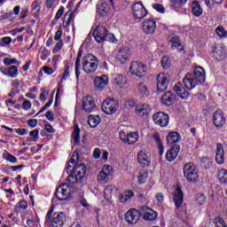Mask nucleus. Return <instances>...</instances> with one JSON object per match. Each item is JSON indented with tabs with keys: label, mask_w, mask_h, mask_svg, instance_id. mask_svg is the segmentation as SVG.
I'll list each match as a JSON object with an SVG mask.
<instances>
[{
	"label": "nucleus",
	"mask_w": 227,
	"mask_h": 227,
	"mask_svg": "<svg viewBox=\"0 0 227 227\" xmlns=\"http://www.w3.org/2000/svg\"><path fill=\"white\" fill-rule=\"evenodd\" d=\"M80 133H81V129H79V126H75L73 131V139L75 145H79L81 141V137L79 136Z\"/></svg>",
	"instance_id": "obj_44"
},
{
	"label": "nucleus",
	"mask_w": 227,
	"mask_h": 227,
	"mask_svg": "<svg viewBox=\"0 0 227 227\" xmlns=\"http://www.w3.org/2000/svg\"><path fill=\"white\" fill-rule=\"evenodd\" d=\"M55 196L59 201H67L72 198V188L67 184H62L56 189Z\"/></svg>",
	"instance_id": "obj_5"
},
{
	"label": "nucleus",
	"mask_w": 227,
	"mask_h": 227,
	"mask_svg": "<svg viewBox=\"0 0 227 227\" xmlns=\"http://www.w3.org/2000/svg\"><path fill=\"white\" fill-rule=\"evenodd\" d=\"M201 168H204V169H210L212 168V159L208 157H204L200 160Z\"/></svg>",
	"instance_id": "obj_41"
},
{
	"label": "nucleus",
	"mask_w": 227,
	"mask_h": 227,
	"mask_svg": "<svg viewBox=\"0 0 227 227\" xmlns=\"http://www.w3.org/2000/svg\"><path fill=\"white\" fill-rule=\"evenodd\" d=\"M124 219L128 224H137L141 219V213L136 208H130L125 213Z\"/></svg>",
	"instance_id": "obj_10"
},
{
	"label": "nucleus",
	"mask_w": 227,
	"mask_h": 227,
	"mask_svg": "<svg viewBox=\"0 0 227 227\" xmlns=\"http://www.w3.org/2000/svg\"><path fill=\"white\" fill-rule=\"evenodd\" d=\"M215 33L219 38H226L227 36V31L224 29V27H223V26H218L215 28Z\"/></svg>",
	"instance_id": "obj_45"
},
{
	"label": "nucleus",
	"mask_w": 227,
	"mask_h": 227,
	"mask_svg": "<svg viewBox=\"0 0 227 227\" xmlns=\"http://www.w3.org/2000/svg\"><path fill=\"white\" fill-rule=\"evenodd\" d=\"M63 49V40H59L54 46L52 52L53 54H57V52H59Z\"/></svg>",
	"instance_id": "obj_51"
},
{
	"label": "nucleus",
	"mask_w": 227,
	"mask_h": 227,
	"mask_svg": "<svg viewBox=\"0 0 227 227\" xmlns=\"http://www.w3.org/2000/svg\"><path fill=\"white\" fill-rule=\"evenodd\" d=\"M137 160L140 166H142V168H146L150 166V160L148 159V155L145 151H140L138 153Z\"/></svg>",
	"instance_id": "obj_28"
},
{
	"label": "nucleus",
	"mask_w": 227,
	"mask_h": 227,
	"mask_svg": "<svg viewBox=\"0 0 227 227\" xmlns=\"http://www.w3.org/2000/svg\"><path fill=\"white\" fill-rule=\"evenodd\" d=\"M10 43H12V37H4L2 38V41H0V47H4V45H10Z\"/></svg>",
	"instance_id": "obj_54"
},
{
	"label": "nucleus",
	"mask_w": 227,
	"mask_h": 227,
	"mask_svg": "<svg viewBox=\"0 0 227 227\" xmlns=\"http://www.w3.org/2000/svg\"><path fill=\"white\" fill-rule=\"evenodd\" d=\"M74 174V176H77L78 179L82 180L86 175V166L84 164L74 165V167L69 170Z\"/></svg>",
	"instance_id": "obj_21"
},
{
	"label": "nucleus",
	"mask_w": 227,
	"mask_h": 227,
	"mask_svg": "<svg viewBox=\"0 0 227 227\" xmlns=\"http://www.w3.org/2000/svg\"><path fill=\"white\" fill-rule=\"evenodd\" d=\"M153 121L160 127H168L169 125V115L164 112H158L153 115Z\"/></svg>",
	"instance_id": "obj_13"
},
{
	"label": "nucleus",
	"mask_w": 227,
	"mask_h": 227,
	"mask_svg": "<svg viewBox=\"0 0 227 227\" xmlns=\"http://www.w3.org/2000/svg\"><path fill=\"white\" fill-rule=\"evenodd\" d=\"M215 161L220 166L224 164V148L223 144L216 145Z\"/></svg>",
	"instance_id": "obj_24"
},
{
	"label": "nucleus",
	"mask_w": 227,
	"mask_h": 227,
	"mask_svg": "<svg viewBox=\"0 0 227 227\" xmlns=\"http://www.w3.org/2000/svg\"><path fill=\"white\" fill-rule=\"evenodd\" d=\"M93 37L98 42V43H102L104 42H111L112 43H118V39L113 34L109 33L106 27L99 25L96 27L93 31Z\"/></svg>",
	"instance_id": "obj_2"
},
{
	"label": "nucleus",
	"mask_w": 227,
	"mask_h": 227,
	"mask_svg": "<svg viewBox=\"0 0 227 227\" xmlns=\"http://www.w3.org/2000/svg\"><path fill=\"white\" fill-rule=\"evenodd\" d=\"M113 175V167L104 165L101 171L98 174V182L99 184H106L109 182V177Z\"/></svg>",
	"instance_id": "obj_11"
},
{
	"label": "nucleus",
	"mask_w": 227,
	"mask_h": 227,
	"mask_svg": "<svg viewBox=\"0 0 227 227\" xmlns=\"http://www.w3.org/2000/svg\"><path fill=\"white\" fill-rule=\"evenodd\" d=\"M152 107L148 104L137 105L136 106V114L141 118H146L150 114Z\"/></svg>",
	"instance_id": "obj_20"
},
{
	"label": "nucleus",
	"mask_w": 227,
	"mask_h": 227,
	"mask_svg": "<svg viewBox=\"0 0 227 227\" xmlns=\"http://www.w3.org/2000/svg\"><path fill=\"white\" fill-rule=\"evenodd\" d=\"M81 58H82V52H78L76 60H75V65H74V72L76 75V79H79V75H81V72L79 69L81 68Z\"/></svg>",
	"instance_id": "obj_36"
},
{
	"label": "nucleus",
	"mask_w": 227,
	"mask_h": 227,
	"mask_svg": "<svg viewBox=\"0 0 227 227\" xmlns=\"http://www.w3.org/2000/svg\"><path fill=\"white\" fill-rule=\"evenodd\" d=\"M206 201L207 198L203 193H199L196 195V202L198 203V205H204Z\"/></svg>",
	"instance_id": "obj_50"
},
{
	"label": "nucleus",
	"mask_w": 227,
	"mask_h": 227,
	"mask_svg": "<svg viewBox=\"0 0 227 227\" xmlns=\"http://www.w3.org/2000/svg\"><path fill=\"white\" fill-rule=\"evenodd\" d=\"M180 152V145H175L171 147L166 153V160L168 162H173L176 157H178V153Z\"/></svg>",
	"instance_id": "obj_25"
},
{
	"label": "nucleus",
	"mask_w": 227,
	"mask_h": 227,
	"mask_svg": "<svg viewBox=\"0 0 227 227\" xmlns=\"http://www.w3.org/2000/svg\"><path fill=\"white\" fill-rule=\"evenodd\" d=\"M129 56H130V49L127 47H123L117 51L114 59L116 63H119V65H125Z\"/></svg>",
	"instance_id": "obj_14"
},
{
	"label": "nucleus",
	"mask_w": 227,
	"mask_h": 227,
	"mask_svg": "<svg viewBox=\"0 0 227 227\" xmlns=\"http://www.w3.org/2000/svg\"><path fill=\"white\" fill-rule=\"evenodd\" d=\"M119 137H120L121 141H123V143H126V145H127V142L129 139V135L125 134V131H121L119 133Z\"/></svg>",
	"instance_id": "obj_59"
},
{
	"label": "nucleus",
	"mask_w": 227,
	"mask_h": 227,
	"mask_svg": "<svg viewBox=\"0 0 227 227\" xmlns=\"http://www.w3.org/2000/svg\"><path fill=\"white\" fill-rule=\"evenodd\" d=\"M54 209L51 208L47 215H46V220L50 221L52 227H61L63 224H65V219L67 217L65 216L63 212H58L54 213ZM53 214V215H52Z\"/></svg>",
	"instance_id": "obj_4"
},
{
	"label": "nucleus",
	"mask_w": 227,
	"mask_h": 227,
	"mask_svg": "<svg viewBox=\"0 0 227 227\" xmlns=\"http://www.w3.org/2000/svg\"><path fill=\"white\" fill-rule=\"evenodd\" d=\"M129 72L131 75L143 79L146 75V65L138 61L131 62Z\"/></svg>",
	"instance_id": "obj_6"
},
{
	"label": "nucleus",
	"mask_w": 227,
	"mask_h": 227,
	"mask_svg": "<svg viewBox=\"0 0 227 227\" xmlns=\"http://www.w3.org/2000/svg\"><path fill=\"white\" fill-rule=\"evenodd\" d=\"M192 12L195 17H201L203 15V8L200 5V2L193 1L192 3Z\"/></svg>",
	"instance_id": "obj_32"
},
{
	"label": "nucleus",
	"mask_w": 227,
	"mask_h": 227,
	"mask_svg": "<svg viewBox=\"0 0 227 227\" xmlns=\"http://www.w3.org/2000/svg\"><path fill=\"white\" fill-rule=\"evenodd\" d=\"M184 175L189 182H196L198 180V168L193 163H186L183 168Z\"/></svg>",
	"instance_id": "obj_7"
},
{
	"label": "nucleus",
	"mask_w": 227,
	"mask_h": 227,
	"mask_svg": "<svg viewBox=\"0 0 227 227\" xmlns=\"http://www.w3.org/2000/svg\"><path fill=\"white\" fill-rule=\"evenodd\" d=\"M181 137L178 132L172 131L167 136V143L169 146L175 145V143H180Z\"/></svg>",
	"instance_id": "obj_29"
},
{
	"label": "nucleus",
	"mask_w": 227,
	"mask_h": 227,
	"mask_svg": "<svg viewBox=\"0 0 227 227\" xmlns=\"http://www.w3.org/2000/svg\"><path fill=\"white\" fill-rule=\"evenodd\" d=\"M114 84H117L119 88H123L125 84H127V78L123 76V74H118L114 79Z\"/></svg>",
	"instance_id": "obj_35"
},
{
	"label": "nucleus",
	"mask_w": 227,
	"mask_h": 227,
	"mask_svg": "<svg viewBox=\"0 0 227 227\" xmlns=\"http://www.w3.org/2000/svg\"><path fill=\"white\" fill-rule=\"evenodd\" d=\"M5 160H8V162H12V164H15V162H17V158L13 154L8 153L5 155Z\"/></svg>",
	"instance_id": "obj_55"
},
{
	"label": "nucleus",
	"mask_w": 227,
	"mask_h": 227,
	"mask_svg": "<svg viewBox=\"0 0 227 227\" xmlns=\"http://www.w3.org/2000/svg\"><path fill=\"white\" fill-rule=\"evenodd\" d=\"M169 82V74H159L156 78V86L159 93L166 91L168 89V83Z\"/></svg>",
	"instance_id": "obj_12"
},
{
	"label": "nucleus",
	"mask_w": 227,
	"mask_h": 227,
	"mask_svg": "<svg viewBox=\"0 0 227 227\" xmlns=\"http://www.w3.org/2000/svg\"><path fill=\"white\" fill-rule=\"evenodd\" d=\"M147 180H148V171L140 170L137 176V183L140 184V185H143V184H146Z\"/></svg>",
	"instance_id": "obj_34"
},
{
	"label": "nucleus",
	"mask_w": 227,
	"mask_h": 227,
	"mask_svg": "<svg viewBox=\"0 0 227 227\" xmlns=\"http://www.w3.org/2000/svg\"><path fill=\"white\" fill-rule=\"evenodd\" d=\"M49 56H51V52H49V50H47V48L43 49V51L41 53V59L43 61H45V59H47Z\"/></svg>",
	"instance_id": "obj_56"
},
{
	"label": "nucleus",
	"mask_w": 227,
	"mask_h": 227,
	"mask_svg": "<svg viewBox=\"0 0 227 227\" xmlns=\"http://www.w3.org/2000/svg\"><path fill=\"white\" fill-rule=\"evenodd\" d=\"M98 59L93 54H87L82 59V70L85 74H95L98 68Z\"/></svg>",
	"instance_id": "obj_3"
},
{
	"label": "nucleus",
	"mask_w": 227,
	"mask_h": 227,
	"mask_svg": "<svg viewBox=\"0 0 227 227\" xmlns=\"http://www.w3.org/2000/svg\"><path fill=\"white\" fill-rule=\"evenodd\" d=\"M134 197V191L125 190L119 197L120 203H127L129 200H132Z\"/></svg>",
	"instance_id": "obj_30"
},
{
	"label": "nucleus",
	"mask_w": 227,
	"mask_h": 227,
	"mask_svg": "<svg viewBox=\"0 0 227 227\" xmlns=\"http://www.w3.org/2000/svg\"><path fill=\"white\" fill-rule=\"evenodd\" d=\"M100 123V116L90 115L88 118V124L91 129H95Z\"/></svg>",
	"instance_id": "obj_33"
},
{
	"label": "nucleus",
	"mask_w": 227,
	"mask_h": 227,
	"mask_svg": "<svg viewBox=\"0 0 227 227\" xmlns=\"http://www.w3.org/2000/svg\"><path fill=\"white\" fill-rule=\"evenodd\" d=\"M107 84H109V78L106 74L97 76L94 80V85L98 91H104Z\"/></svg>",
	"instance_id": "obj_16"
},
{
	"label": "nucleus",
	"mask_w": 227,
	"mask_h": 227,
	"mask_svg": "<svg viewBox=\"0 0 227 227\" xmlns=\"http://www.w3.org/2000/svg\"><path fill=\"white\" fill-rule=\"evenodd\" d=\"M39 132L40 131L38 129H34V130L30 131V133H29L30 137L27 138V143H31V142L36 143L38 141Z\"/></svg>",
	"instance_id": "obj_42"
},
{
	"label": "nucleus",
	"mask_w": 227,
	"mask_h": 227,
	"mask_svg": "<svg viewBox=\"0 0 227 227\" xmlns=\"http://www.w3.org/2000/svg\"><path fill=\"white\" fill-rule=\"evenodd\" d=\"M173 201L175 203L176 208L182 207L184 203V192H182L180 187H176L173 192Z\"/></svg>",
	"instance_id": "obj_19"
},
{
	"label": "nucleus",
	"mask_w": 227,
	"mask_h": 227,
	"mask_svg": "<svg viewBox=\"0 0 227 227\" xmlns=\"http://www.w3.org/2000/svg\"><path fill=\"white\" fill-rule=\"evenodd\" d=\"M62 35H63V31L58 30V31L55 33L54 40H56V42H59V40H61V36H62Z\"/></svg>",
	"instance_id": "obj_63"
},
{
	"label": "nucleus",
	"mask_w": 227,
	"mask_h": 227,
	"mask_svg": "<svg viewBox=\"0 0 227 227\" xmlns=\"http://www.w3.org/2000/svg\"><path fill=\"white\" fill-rule=\"evenodd\" d=\"M213 123L218 129L224 126V123H226V117H224V114H223V111L216 110L215 112H214Z\"/></svg>",
	"instance_id": "obj_17"
},
{
	"label": "nucleus",
	"mask_w": 227,
	"mask_h": 227,
	"mask_svg": "<svg viewBox=\"0 0 227 227\" xmlns=\"http://www.w3.org/2000/svg\"><path fill=\"white\" fill-rule=\"evenodd\" d=\"M82 107L86 113H91L97 106L95 105V100L91 96H87L82 98Z\"/></svg>",
	"instance_id": "obj_22"
},
{
	"label": "nucleus",
	"mask_w": 227,
	"mask_h": 227,
	"mask_svg": "<svg viewBox=\"0 0 227 227\" xmlns=\"http://www.w3.org/2000/svg\"><path fill=\"white\" fill-rule=\"evenodd\" d=\"M207 81L205 69L201 67L194 68L193 73H187L182 82H177L174 85L173 91L176 93L180 98H187L189 91L194 90L196 86L203 84Z\"/></svg>",
	"instance_id": "obj_1"
},
{
	"label": "nucleus",
	"mask_w": 227,
	"mask_h": 227,
	"mask_svg": "<svg viewBox=\"0 0 227 227\" xmlns=\"http://www.w3.org/2000/svg\"><path fill=\"white\" fill-rule=\"evenodd\" d=\"M43 3V0H35L32 4L33 10H38L40 11V6H42V4Z\"/></svg>",
	"instance_id": "obj_57"
},
{
	"label": "nucleus",
	"mask_w": 227,
	"mask_h": 227,
	"mask_svg": "<svg viewBox=\"0 0 227 227\" xmlns=\"http://www.w3.org/2000/svg\"><path fill=\"white\" fill-rule=\"evenodd\" d=\"M114 191V187L112 185L106 186L104 191V198L107 201L111 200V198H113V192Z\"/></svg>",
	"instance_id": "obj_40"
},
{
	"label": "nucleus",
	"mask_w": 227,
	"mask_h": 227,
	"mask_svg": "<svg viewBox=\"0 0 227 227\" xmlns=\"http://www.w3.org/2000/svg\"><path fill=\"white\" fill-rule=\"evenodd\" d=\"M137 93L139 95L140 98H146L150 95V90L148 85L144 82H139L137 86Z\"/></svg>",
	"instance_id": "obj_23"
},
{
	"label": "nucleus",
	"mask_w": 227,
	"mask_h": 227,
	"mask_svg": "<svg viewBox=\"0 0 227 227\" xmlns=\"http://www.w3.org/2000/svg\"><path fill=\"white\" fill-rule=\"evenodd\" d=\"M63 13H65V7H60L59 10H58V12H57V13H56V15H55V19L57 20H59V19H60L61 17H63Z\"/></svg>",
	"instance_id": "obj_60"
},
{
	"label": "nucleus",
	"mask_w": 227,
	"mask_h": 227,
	"mask_svg": "<svg viewBox=\"0 0 227 227\" xmlns=\"http://www.w3.org/2000/svg\"><path fill=\"white\" fill-rule=\"evenodd\" d=\"M142 29L145 35H153L157 29V21L153 19H147L142 22Z\"/></svg>",
	"instance_id": "obj_15"
},
{
	"label": "nucleus",
	"mask_w": 227,
	"mask_h": 227,
	"mask_svg": "<svg viewBox=\"0 0 227 227\" xmlns=\"http://www.w3.org/2000/svg\"><path fill=\"white\" fill-rule=\"evenodd\" d=\"M153 8H154V10L156 12H160V13H164V12H165L164 5L160 4H154L153 5Z\"/></svg>",
	"instance_id": "obj_58"
},
{
	"label": "nucleus",
	"mask_w": 227,
	"mask_h": 227,
	"mask_svg": "<svg viewBox=\"0 0 227 227\" xmlns=\"http://www.w3.org/2000/svg\"><path fill=\"white\" fill-rule=\"evenodd\" d=\"M170 43H171L172 49L180 47L182 45V43H180V37H178L177 35H174L171 37Z\"/></svg>",
	"instance_id": "obj_46"
},
{
	"label": "nucleus",
	"mask_w": 227,
	"mask_h": 227,
	"mask_svg": "<svg viewBox=\"0 0 227 227\" xmlns=\"http://www.w3.org/2000/svg\"><path fill=\"white\" fill-rule=\"evenodd\" d=\"M175 98L176 97L173 92L167 91L161 97V103L164 106H173V103L175 102Z\"/></svg>",
	"instance_id": "obj_26"
},
{
	"label": "nucleus",
	"mask_w": 227,
	"mask_h": 227,
	"mask_svg": "<svg viewBox=\"0 0 227 227\" xmlns=\"http://www.w3.org/2000/svg\"><path fill=\"white\" fill-rule=\"evenodd\" d=\"M161 67L164 70H168L169 68V58L163 57L161 59Z\"/></svg>",
	"instance_id": "obj_53"
},
{
	"label": "nucleus",
	"mask_w": 227,
	"mask_h": 227,
	"mask_svg": "<svg viewBox=\"0 0 227 227\" xmlns=\"http://www.w3.org/2000/svg\"><path fill=\"white\" fill-rule=\"evenodd\" d=\"M4 63L6 65V67H10V65H20V62H19L17 59H10V58L4 59Z\"/></svg>",
	"instance_id": "obj_48"
},
{
	"label": "nucleus",
	"mask_w": 227,
	"mask_h": 227,
	"mask_svg": "<svg viewBox=\"0 0 227 227\" xmlns=\"http://www.w3.org/2000/svg\"><path fill=\"white\" fill-rule=\"evenodd\" d=\"M111 12V6L107 4V3L104 2L98 5V13L101 15V17H105Z\"/></svg>",
	"instance_id": "obj_31"
},
{
	"label": "nucleus",
	"mask_w": 227,
	"mask_h": 227,
	"mask_svg": "<svg viewBox=\"0 0 227 227\" xmlns=\"http://www.w3.org/2000/svg\"><path fill=\"white\" fill-rule=\"evenodd\" d=\"M67 182L71 184V185H74V184H79L81 179H78V177L71 172V175L67 177Z\"/></svg>",
	"instance_id": "obj_49"
},
{
	"label": "nucleus",
	"mask_w": 227,
	"mask_h": 227,
	"mask_svg": "<svg viewBox=\"0 0 227 227\" xmlns=\"http://www.w3.org/2000/svg\"><path fill=\"white\" fill-rule=\"evenodd\" d=\"M131 8L134 19H138V20H141V19H145V17L148 15V10L145 8V5H143V3L141 2L133 4Z\"/></svg>",
	"instance_id": "obj_9"
},
{
	"label": "nucleus",
	"mask_w": 227,
	"mask_h": 227,
	"mask_svg": "<svg viewBox=\"0 0 227 227\" xmlns=\"http://www.w3.org/2000/svg\"><path fill=\"white\" fill-rule=\"evenodd\" d=\"M212 52L216 59H221L226 56V50H224V47L219 44L213 47Z\"/></svg>",
	"instance_id": "obj_27"
},
{
	"label": "nucleus",
	"mask_w": 227,
	"mask_h": 227,
	"mask_svg": "<svg viewBox=\"0 0 227 227\" xmlns=\"http://www.w3.org/2000/svg\"><path fill=\"white\" fill-rule=\"evenodd\" d=\"M139 139V135L136 132H131L128 134V142L127 145H134V143H137V140Z\"/></svg>",
	"instance_id": "obj_43"
},
{
	"label": "nucleus",
	"mask_w": 227,
	"mask_h": 227,
	"mask_svg": "<svg viewBox=\"0 0 227 227\" xmlns=\"http://www.w3.org/2000/svg\"><path fill=\"white\" fill-rule=\"evenodd\" d=\"M8 77H11L12 79H15L19 76V68L17 66H11L8 67Z\"/></svg>",
	"instance_id": "obj_38"
},
{
	"label": "nucleus",
	"mask_w": 227,
	"mask_h": 227,
	"mask_svg": "<svg viewBox=\"0 0 227 227\" xmlns=\"http://www.w3.org/2000/svg\"><path fill=\"white\" fill-rule=\"evenodd\" d=\"M77 162H79V153L74 152L73 155L67 164V173H68V171H71L70 168H72V166L70 164H77Z\"/></svg>",
	"instance_id": "obj_39"
},
{
	"label": "nucleus",
	"mask_w": 227,
	"mask_h": 227,
	"mask_svg": "<svg viewBox=\"0 0 227 227\" xmlns=\"http://www.w3.org/2000/svg\"><path fill=\"white\" fill-rule=\"evenodd\" d=\"M140 210L142 214H144V219L145 221H155L157 219V212L148 207V206H142Z\"/></svg>",
	"instance_id": "obj_18"
},
{
	"label": "nucleus",
	"mask_w": 227,
	"mask_h": 227,
	"mask_svg": "<svg viewBox=\"0 0 227 227\" xmlns=\"http://www.w3.org/2000/svg\"><path fill=\"white\" fill-rule=\"evenodd\" d=\"M118 102L114 98H106L103 101L101 109L106 114H114L118 111Z\"/></svg>",
	"instance_id": "obj_8"
},
{
	"label": "nucleus",
	"mask_w": 227,
	"mask_h": 227,
	"mask_svg": "<svg viewBox=\"0 0 227 227\" xmlns=\"http://www.w3.org/2000/svg\"><path fill=\"white\" fill-rule=\"evenodd\" d=\"M22 109H24V111H29V109H31V101L25 100L22 105Z\"/></svg>",
	"instance_id": "obj_62"
},
{
	"label": "nucleus",
	"mask_w": 227,
	"mask_h": 227,
	"mask_svg": "<svg viewBox=\"0 0 227 227\" xmlns=\"http://www.w3.org/2000/svg\"><path fill=\"white\" fill-rule=\"evenodd\" d=\"M72 20H74V13H71L67 20V18L64 19V21L62 23L64 27H68V26H70V24H72Z\"/></svg>",
	"instance_id": "obj_52"
},
{
	"label": "nucleus",
	"mask_w": 227,
	"mask_h": 227,
	"mask_svg": "<svg viewBox=\"0 0 227 227\" xmlns=\"http://www.w3.org/2000/svg\"><path fill=\"white\" fill-rule=\"evenodd\" d=\"M125 107L132 108L136 106V102L133 99H128L124 103Z\"/></svg>",
	"instance_id": "obj_61"
},
{
	"label": "nucleus",
	"mask_w": 227,
	"mask_h": 227,
	"mask_svg": "<svg viewBox=\"0 0 227 227\" xmlns=\"http://www.w3.org/2000/svg\"><path fill=\"white\" fill-rule=\"evenodd\" d=\"M54 3H56V0H46V8H48V10H51V8L54 6Z\"/></svg>",
	"instance_id": "obj_64"
},
{
	"label": "nucleus",
	"mask_w": 227,
	"mask_h": 227,
	"mask_svg": "<svg viewBox=\"0 0 227 227\" xmlns=\"http://www.w3.org/2000/svg\"><path fill=\"white\" fill-rule=\"evenodd\" d=\"M217 178L220 184H227V169L222 168L218 170Z\"/></svg>",
	"instance_id": "obj_37"
},
{
	"label": "nucleus",
	"mask_w": 227,
	"mask_h": 227,
	"mask_svg": "<svg viewBox=\"0 0 227 227\" xmlns=\"http://www.w3.org/2000/svg\"><path fill=\"white\" fill-rule=\"evenodd\" d=\"M187 4V0H176L175 4L172 5V8L176 12H180V8Z\"/></svg>",
	"instance_id": "obj_47"
}]
</instances>
